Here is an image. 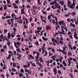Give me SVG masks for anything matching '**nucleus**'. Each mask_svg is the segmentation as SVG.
<instances>
[{"mask_svg":"<svg viewBox=\"0 0 78 78\" xmlns=\"http://www.w3.org/2000/svg\"><path fill=\"white\" fill-rule=\"evenodd\" d=\"M14 44L15 47L17 48V49H16V51L17 52H19V53H21V50L20 49V48H19V47H17L16 45L17 44L18 46H19V45H20V43H19V42H17L16 43V42H14Z\"/></svg>","mask_w":78,"mask_h":78,"instance_id":"nucleus-1","label":"nucleus"},{"mask_svg":"<svg viewBox=\"0 0 78 78\" xmlns=\"http://www.w3.org/2000/svg\"><path fill=\"white\" fill-rule=\"evenodd\" d=\"M75 6V2H73L72 5H70L69 8L71 9H75V7H74Z\"/></svg>","mask_w":78,"mask_h":78,"instance_id":"nucleus-2","label":"nucleus"},{"mask_svg":"<svg viewBox=\"0 0 78 78\" xmlns=\"http://www.w3.org/2000/svg\"><path fill=\"white\" fill-rule=\"evenodd\" d=\"M53 72L54 73L55 75H56V73H57V69L56 68H54L53 69Z\"/></svg>","mask_w":78,"mask_h":78,"instance_id":"nucleus-3","label":"nucleus"},{"mask_svg":"<svg viewBox=\"0 0 78 78\" xmlns=\"http://www.w3.org/2000/svg\"><path fill=\"white\" fill-rule=\"evenodd\" d=\"M64 22L63 21H60L58 23L59 24V25H63V24H64Z\"/></svg>","mask_w":78,"mask_h":78,"instance_id":"nucleus-4","label":"nucleus"},{"mask_svg":"<svg viewBox=\"0 0 78 78\" xmlns=\"http://www.w3.org/2000/svg\"><path fill=\"white\" fill-rule=\"evenodd\" d=\"M35 60L36 62H39V57L38 56H36L35 59Z\"/></svg>","mask_w":78,"mask_h":78,"instance_id":"nucleus-5","label":"nucleus"},{"mask_svg":"<svg viewBox=\"0 0 78 78\" xmlns=\"http://www.w3.org/2000/svg\"><path fill=\"white\" fill-rule=\"evenodd\" d=\"M11 54H9V56L8 57H6V58L7 59H9L10 58H11Z\"/></svg>","mask_w":78,"mask_h":78,"instance_id":"nucleus-6","label":"nucleus"},{"mask_svg":"<svg viewBox=\"0 0 78 78\" xmlns=\"http://www.w3.org/2000/svg\"><path fill=\"white\" fill-rule=\"evenodd\" d=\"M39 60L41 62H44V61H43V60H42V58L41 57H39Z\"/></svg>","mask_w":78,"mask_h":78,"instance_id":"nucleus-7","label":"nucleus"},{"mask_svg":"<svg viewBox=\"0 0 78 78\" xmlns=\"http://www.w3.org/2000/svg\"><path fill=\"white\" fill-rule=\"evenodd\" d=\"M42 39L44 41H48V39L45 38L44 37H42Z\"/></svg>","mask_w":78,"mask_h":78,"instance_id":"nucleus-8","label":"nucleus"},{"mask_svg":"<svg viewBox=\"0 0 78 78\" xmlns=\"http://www.w3.org/2000/svg\"><path fill=\"white\" fill-rule=\"evenodd\" d=\"M61 51H62V53H63V54H64V55H66L67 54V53H66V52L64 51H63L62 50H61Z\"/></svg>","mask_w":78,"mask_h":78,"instance_id":"nucleus-9","label":"nucleus"},{"mask_svg":"<svg viewBox=\"0 0 78 78\" xmlns=\"http://www.w3.org/2000/svg\"><path fill=\"white\" fill-rule=\"evenodd\" d=\"M10 33H9L8 34V36L7 37L8 38V39H10L11 37V35H10Z\"/></svg>","mask_w":78,"mask_h":78,"instance_id":"nucleus-10","label":"nucleus"},{"mask_svg":"<svg viewBox=\"0 0 78 78\" xmlns=\"http://www.w3.org/2000/svg\"><path fill=\"white\" fill-rule=\"evenodd\" d=\"M19 56L17 57V59L19 60L21 58V54H19Z\"/></svg>","mask_w":78,"mask_h":78,"instance_id":"nucleus-11","label":"nucleus"},{"mask_svg":"<svg viewBox=\"0 0 78 78\" xmlns=\"http://www.w3.org/2000/svg\"><path fill=\"white\" fill-rule=\"evenodd\" d=\"M70 12H69V13L68 14V15L67 14H65L64 15V16H65V17H69V15H70Z\"/></svg>","mask_w":78,"mask_h":78,"instance_id":"nucleus-12","label":"nucleus"},{"mask_svg":"<svg viewBox=\"0 0 78 78\" xmlns=\"http://www.w3.org/2000/svg\"><path fill=\"white\" fill-rule=\"evenodd\" d=\"M71 15H72V16H75V14H76V12H73L72 13L70 14Z\"/></svg>","mask_w":78,"mask_h":78,"instance_id":"nucleus-13","label":"nucleus"},{"mask_svg":"<svg viewBox=\"0 0 78 78\" xmlns=\"http://www.w3.org/2000/svg\"><path fill=\"white\" fill-rule=\"evenodd\" d=\"M46 28L47 30H48L49 29H50V27H49L48 26H46Z\"/></svg>","mask_w":78,"mask_h":78,"instance_id":"nucleus-14","label":"nucleus"},{"mask_svg":"<svg viewBox=\"0 0 78 78\" xmlns=\"http://www.w3.org/2000/svg\"><path fill=\"white\" fill-rule=\"evenodd\" d=\"M32 12L33 15H35V14H36V12H35V10H34L32 11Z\"/></svg>","mask_w":78,"mask_h":78,"instance_id":"nucleus-15","label":"nucleus"},{"mask_svg":"<svg viewBox=\"0 0 78 78\" xmlns=\"http://www.w3.org/2000/svg\"><path fill=\"white\" fill-rule=\"evenodd\" d=\"M29 56H30V57H31V58L32 59H34V57H33V56H32V55H29Z\"/></svg>","mask_w":78,"mask_h":78,"instance_id":"nucleus-16","label":"nucleus"},{"mask_svg":"<svg viewBox=\"0 0 78 78\" xmlns=\"http://www.w3.org/2000/svg\"><path fill=\"white\" fill-rule=\"evenodd\" d=\"M58 43H59V44H63V41L60 40L59 41H58Z\"/></svg>","mask_w":78,"mask_h":78,"instance_id":"nucleus-17","label":"nucleus"},{"mask_svg":"<svg viewBox=\"0 0 78 78\" xmlns=\"http://www.w3.org/2000/svg\"><path fill=\"white\" fill-rule=\"evenodd\" d=\"M56 1H57V0H55L53 1V2H52V3H53V5H55V4H56V3H57Z\"/></svg>","mask_w":78,"mask_h":78,"instance_id":"nucleus-18","label":"nucleus"},{"mask_svg":"<svg viewBox=\"0 0 78 78\" xmlns=\"http://www.w3.org/2000/svg\"><path fill=\"white\" fill-rule=\"evenodd\" d=\"M13 67H16V63L14 62H13Z\"/></svg>","mask_w":78,"mask_h":78,"instance_id":"nucleus-19","label":"nucleus"},{"mask_svg":"<svg viewBox=\"0 0 78 78\" xmlns=\"http://www.w3.org/2000/svg\"><path fill=\"white\" fill-rule=\"evenodd\" d=\"M23 74L19 73V76L20 78L22 77V76H23Z\"/></svg>","mask_w":78,"mask_h":78,"instance_id":"nucleus-20","label":"nucleus"},{"mask_svg":"<svg viewBox=\"0 0 78 78\" xmlns=\"http://www.w3.org/2000/svg\"><path fill=\"white\" fill-rule=\"evenodd\" d=\"M39 66H40V67L41 68H42V65L41 64V63H38Z\"/></svg>","mask_w":78,"mask_h":78,"instance_id":"nucleus-21","label":"nucleus"},{"mask_svg":"<svg viewBox=\"0 0 78 78\" xmlns=\"http://www.w3.org/2000/svg\"><path fill=\"white\" fill-rule=\"evenodd\" d=\"M37 29L38 30H42V27H38L37 28Z\"/></svg>","mask_w":78,"mask_h":78,"instance_id":"nucleus-22","label":"nucleus"},{"mask_svg":"<svg viewBox=\"0 0 78 78\" xmlns=\"http://www.w3.org/2000/svg\"><path fill=\"white\" fill-rule=\"evenodd\" d=\"M5 18L6 19H8V18H9V19H10L11 18V16H7Z\"/></svg>","mask_w":78,"mask_h":78,"instance_id":"nucleus-23","label":"nucleus"},{"mask_svg":"<svg viewBox=\"0 0 78 78\" xmlns=\"http://www.w3.org/2000/svg\"><path fill=\"white\" fill-rule=\"evenodd\" d=\"M24 27L25 29H27V28H28V26H27V25H26V24H24Z\"/></svg>","mask_w":78,"mask_h":78,"instance_id":"nucleus-24","label":"nucleus"},{"mask_svg":"<svg viewBox=\"0 0 78 78\" xmlns=\"http://www.w3.org/2000/svg\"><path fill=\"white\" fill-rule=\"evenodd\" d=\"M8 32V30L6 29H5L4 30V33L5 34Z\"/></svg>","mask_w":78,"mask_h":78,"instance_id":"nucleus-25","label":"nucleus"},{"mask_svg":"<svg viewBox=\"0 0 78 78\" xmlns=\"http://www.w3.org/2000/svg\"><path fill=\"white\" fill-rule=\"evenodd\" d=\"M3 48H4V49H6V48H7V46L6 45H5L3 46Z\"/></svg>","mask_w":78,"mask_h":78,"instance_id":"nucleus-26","label":"nucleus"},{"mask_svg":"<svg viewBox=\"0 0 78 78\" xmlns=\"http://www.w3.org/2000/svg\"><path fill=\"white\" fill-rule=\"evenodd\" d=\"M73 61H74V62H77V60H76V58H73Z\"/></svg>","mask_w":78,"mask_h":78,"instance_id":"nucleus-27","label":"nucleus"},{"mask_svg":"<svg viewBox=\"0 0 78 78\" xmlns=\"http://www.w3.org/2000/svg\"><path fill=\"white\" fill-rule=\"evenodd\" d=\"M0 38L1 39H3L4 37L3 36V35L2 34H1L0 36Z\"/></svg>","mask_w":78,"mask_h":78,"instance_id":"nucleus-28","label":"nucleus"},{"mask_svg":"<svg viewBox=\"0 0 78 78\" xmlns=\"http://www.w3.org/2000/svg\"><path fill=\"white\" fill-rule=\"evenodd\" d=\"M69 75L70 76L71 78H73V75H72V73H70L69 74Z\"/></svg>","mask_w":78,"mask_h":78,"instance_id":"nucleus-29","label":"nucleus"},{"mask_svg":"<svg viewBox=\"0 0 78 78\" xmlns=\"http://www.w3.org/2000/svg\"><path fill=\"white\" fill-rule=\"evenodd\" d=\"M33 8L34 9H37V8L36 7V6H35V5H34L33 6Z\"/></svg>","mask_w":78,"mask_h":78,"instance_id":"nucleus-30","label":"nucleus"},{"mask_svg":"<svg viewBox=\"0 0 78 78\" xmlns=\"http://www.w3.org/2000/svg\"><path fill=\"white\" fill-rule=\"evenodd\" d=\"M63 50H64L63 51H65L66 50V48H67V46L63 47Z\"/></svg>","mask_w":78,"mask_h":78,"instance_id":"nucleus-31","label":"nucleus"},{"mask_svg":"<svg viewBox=\"0 0 78 78\" xmlns=\"http://www.w3.org/2000/svg\"><path fill=\"white\" fill-rule=\"evenodd\" d=\"M11 16L12 17H14V16H15V17H16V15H14V13H12V15H11Z\"/></svg>","mask_w":78,"mask_h":78,"instance_id":"nucleus-32","label":"nucleus"},{"mask_svg":"<svg viewBox=\"0 0 78 78\" xmlns=\"http://www.w3.org/2000/svg\"><path fill=\"white\" fill-rule=\"evenodd\" d=\"M53 18H55V20H58V19H57V18H56V17L55 16H53Z\"/></svg>","mask_w":78,"mask_h":78,"instance_id":"nucleus-33","label":"nucleus"},{"mask_svg":"<svg viewBox=\"0 0 78 78\" xmlns=\"http://www.w3.org/2000/svg\"><path fill=\"white\" fill-rule=\"evenodd\" d=\"M74 37H75V38H76V39H78V36H77L75 34L74 36Z\"/></svg>","mask_w":78,"mask_h":78,"instance_id":"nucleus-34","label":"nucleus"},{"mask_svg":"<svg viewBox=\"0 0 78 78\" xmlns=\"http://www.w3.org/2000/svg\"><path fill=\"white\" fill-rule=\"evenodd\" d=\"M56 21L55 22V25L56 26H57V25H58V20H56Z\"/></svg>","mask_w":78,"mask_h":78,"instance_id":"nucleus-35","label":"nucleus"},{"mask_svg":"<svg viewBox=\"0 0 78 78\" xmlns=\"http://www.w3.org/2000/svg\"><path fill=\"white\" fill-rule=\"evenodd\" d=\"M19 22L20 23H22L23 22V21L22 20H19Z\"/></svg>","mask_w":78,"mask_h":78,"instance_id":"nucleus-36","label":"nucleus"},{"mask_svg":"<svg viewBox=\"0 0 78 78\" xmlns=\"http://www.w3.org/2000/svg\"><path fill=\"white\" fill-rule=\"evenodd\" d=\"M24 71V70H23V69H20V72L22 73H23V72Z\"/></svg>","mask_w":78,"mask_h":78,"instance_id":"nucleus-37","label":"nucleus"},{"mask_svg":"<svg viewBox=\"0 0 78 78\" xmlns=\"http://www.w3.org/2000/svg\"><path fill=\"white\" fill-rule=\"evenodd\" d=\"M70 3H71V2L70 1H68V6L69 7H70Z\"/></svg>","mask_w":78,"mask_h":78,"instance_id":"nucleus-38","label":"nucleus"},{"mask_svg":"<svg viewBox=\"0 0 78 78\" xmlns=\"http://www.w3.org/2000/svg\"><path fill=\"white\" fill-rule=\"evenodd\" d=\"M37 55L36 56H38L39 57V55H40L39 52H37Z\"/></svg>","mask_w":78,"mask_h":78,"instance_id":"nucleus-39","label":"nucleus"},{"mask_svg":"<svg viewBox=\"0 0 78 78\" xmlns=\"http://www.w3.org/2000/svg\"><path fill=\"white\" fill-rule=\"evenodd\" d=\"M48 20H50V19H51V17H50V15H49L48 16Z\"/></svg>","mask_w":78,"mask_h":78,"instance_id":"nucleus-40","label":"nucleus"},{"mask_svg":"<svg viewBox=\"0 0 78 78\" xmlns=\"http://www.w3.org/2000/svg\"><path fill=\"white\" fill-rule=\"evenodd\" d=\"M51 51H53V52H54V53H55V49L52 48V49H51Z\"/></svg>","mask_w":78,"mask_h":78,"instance_id":"nucleus-41","label":"nucleus"},{"mask_svg":"<svg viewBox=\"0 0 78 78\" xmlns=\"http://www.w3.org/2000/svg\"><path fill=\"white\" fill-rule=\"evenodd\" d=\"M1 51H2V52H4L5 51V49H1Z\"/></svg>","mask_w":78,"mask_h":78,"instance_id":"nucleus-42","label":"nucleus"},{"mask_svg":"<svg viewBox=\"0 0 78 78\" xmlns=\"http://www.w3.org/2000/svg\"><path fill=\"white\" fill-rule=\"evenodd\" d=\"M58 73H59V74H60V75H61V72L60 71V70H58Z\"/></svg>","mask_w":78,"mask_h":78,"instance_id":"nucleus-43","label":"nucleus"},{"mask_svg":"<svg viewBox=\"0 0 78 78\" xmlns=\"http://www.w3.org/2000/svg\"><path fill=\"white\" fill-rule=\"evenodd\" d=\"M56 58V56L55 55H52V56L51 58Z\"/></svg>","mask_w":78,"mask_h":78,"instance_id":"nucleus-44","label":"nucleus"},{"mask_svg":"<svg viewBox=\"0 0 78 78\" xmlns=\"http://www.w3.org/2000/svg\"><path fill=\"white\" fill-rule=\"evenodd\" d=\"M52 23L53 24H55V20H52Z\"/></svg>","mask_w":78,"mask_h":78,"instance_id":"nucleus-45","label":"nucleus"},{"mask_svg":"<svg viewBox=\"0 0 78 78\" xmlns=\"http://www.w3.org/2000/svg\"><path fill=\"white\" fill-rule=\"evenodd\" d=\"M4 37L5 39L6 40V41H8V38L6 37V36H4Z\"/></svg>","mask_w":78,"mask_h":78,"instance_id":"nucleus-46","label":"nucleus"},{"mask_svg":"<svg viewBox=\"0 0 78 78\" xmlns=\"http://www.w3.org/2000/svg\"><path fill=\"white\" fill-rule=\"evenodd\" d=\"M59 6V4H57L55 5V7H57V6Z\"/></svg>","mask_w":78,"mask_h":78,"instance_id":"nucleus-47","label":"nucleus"},{"mask_svg":"<svg viewBox=\"0 0 78 78\" xmlns=\"http://www.w3.org/2000/svg\"><path fill=\"white\" fill-rule=\"evenodd\" d=\"M38 1V4L40 5L41 4V2H40V0H37Z\"/></svg>","mask_w":78,"mask_h":78,"instance_id":"nucleus-48","label":"nucleus"},{"mask_svg":"<svg viewBox=\"0 0 78 78\" xmlns=\"http://www.w3.org/2000/svg\"><path fill=\"white\" fill-rule=\"evenodd\" d=\"M42 21L43 22H44V23H46V21L45 20H42Z\"/></svg>","mask_w":78,"mask_h":78,"instance_id":"nucleus-49","label":"nucleus"},{"mask_svg":"<svg viewBox=\"0 0 78 78\" xmlns=\"http://www.w3.org/2000/svg\"><path fill=\"white\" fill-rule=\"evenodd\" d=\"M68 54H69V55H70L71 56H72V53L71 52H68Z\"/></svg>","mask_w":78,"mask_h":78,"instance_id":"nucleus-50","label":"nucleus"},{"mask_svg":"<svg viewBox=\"0 0 78 78\" xmlns=\"http://www.w3.org/2000/svg\"><path fill=\"white\" fill-rule=\"evenodd\" d=\"M13 53H14V55H16V51H14V52H13Z\"/></svg>","mask_w":78,"mask_h":78,"instance_id":"nucleus-51","label":"nucleus"},{"mask_svg":"<svg viewBox=\"0 0 78 78\" xmlns=\"http://www.w3.org/2000/svg\"><path fill=\"white\" fill-rule=\"evenodd\" d=\"M71 21L72 22H74V20H76V19H74V20H73V19H71Z\"/></svg>","mask_w":78,"mask_h":78,"instance_id":"nucleus-52","label":"nucleus"},{"mask_svg":"<svg viewBox=\"0 0 78 78\" xmlns=\"http://www.w3.org/2000/svg\"><path fill=\"white\" fill-rule=\"evenodd\" d=\"M29 70L28 69H25V72H29Z\"/></svg>","mask_w":78,"mask_h":78,"instance_id":"nucleus-53","label":"nucleus"},{"mask_svg":"<svg viewBox=\"0 0 78 78\" xmlns=\"http://www.w3.org/2000/svg\"><path fill=\"white\" fill-rule=\"evenodd\" d=\"M56 39L58 41V42H59V38L58 37H56Z\"/></svg>","mask_w":78,"mask_h":78,"instance_id":"nucleus-54","label":"nucleus"},{"mask_svg":"<svg viewBox=\"0 0 78 78\" xmlns=\"http://www.w3.org/2000/svg\"><path fill=\"white\" fill-rule=\"evenodd\" d=\"M40 75L41 76H44V74H43V73H40Z\"/></svg>","mask_w":78,"mask_h":78,"instance_id":"nucleus-55","label":"nucleus"},{"mask_svg":"<svg viewBox=\"0 0 78 78\" xmlns=\"http://www.w3.org/2000/svg\"><path fill=\"white\" fill-rule=\"evenodd\" d=\"M27 8H31V6H30L29 5H28L27 6Z\"/></svg>","mask_w":78,"mask_h":78,"instance_id":"nucleus-56","label":"nucleus"},{"mask_svg":"<svg viewBox=\"0 0 78 78\" xmlns=\"http://www.w3.org/2000/svg\"><path fill=\"white\" fill-rule=\"evenodd\" d=\"M7 2L8 3L10 4V1H9V0H7Z\"/></svg>","mask_w":78,"mask_h":78,"instance_id":"nucleus-57","label":"nucleus"},{"mask_svg":"<svg viewBox=\"0 0 78 78\" xmlns=\"http://www.w3.org/2000/svg\"><path fill=\"white\" fill-rule=\"evenodd\" d=\"M60 67H61V68H62V67H63V65H62V64H60Z\"/></svg>","mask_w":78,"mask_h":78,"instance_id":"nucleus-58","label":"nucleus"},{"mask_svg":"<svg viewBox=\"0 0 78 78\" xmlns=\"http://www.w3.org/2000/svg\"><path fill=\"white\" fill-rule=\"evenodd\" d=\"M10 49H12L13 48V47H12V46L11 45L10 46Z\"/></svg>","mask_w":78,"mask_h":78,"instance_id":"nucleus-59","label":"nucleus"},{"mask_svg":"<svg viewBox=\"0 0 78 78\" xmlns=\"http://www.w3.org/2000/svg\"><path fill=\"white\" fill-rule=\"evenodd\" d=\"M56 62H58V61H59V59H56Z\"/></svg>","mask_w":78,"mask_h":78,"instance_id":"nucleus-60","label":"nucleus"},{"mask_svg":"<svg viewBox=\"0 0 78 78\" xmlns=\"http://www.w3.org/2000/svg\"><path fill=\"white\" fill-rule=\"evenodd\" d=\"M21 14H25V12H24V11H23L21 12Z\"/></svg>","mask_w":78,"mask_h":78,"instance_id":"nucleus-61","label":"nucleus"},{"mask_svg":"<svg viewBox=\"0 0 78 78\" xmlns=\"http://www.w3.org/2000/svg\"><path fill=\"white\" fill-rule=\"evenodd\" d=\"M8 42H9L7 43V44L8 45H10V44H11V42H9V41H8Z\"/></svg>","mask_w":78,"mask_h":78,"instance_id":"nucleus-62","label":"nucleus"},{"mask_svg":"<svg viewBox=\"0 0 78 78\" xmlns=\"http://www.w3.org/2000/svg\"><path fill=\"white\" fill-rule=\"evenodd\" d=\"M76 64L77 65H76V67H77V69H78V62H76Z\"/></svg>","mask_w":78,"mask_h":78,"instance_id":"nucleus-63","label":"nucleus"},{"mask_svg":"<svg viewBox=\"0 0 78 78\" xmlns=\"http://www.w3.org/2000/svg\"><path fill=\"white\" fill-rule=\"evenodd\" d=\"M11 37H14V35L13 34H11Z\"/></svg>","mask_w":78,"mask_h":78,"instance_id":"nucleus-64","label":"nucleus"}]
</instances>
